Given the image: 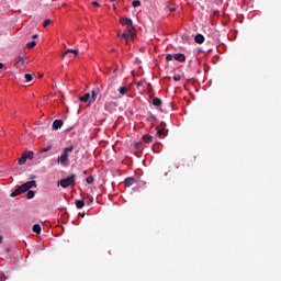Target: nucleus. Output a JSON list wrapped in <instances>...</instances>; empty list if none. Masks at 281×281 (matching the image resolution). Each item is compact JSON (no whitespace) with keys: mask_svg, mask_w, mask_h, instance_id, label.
<instances>
[{"mask_svg":"<svg viewBox=\"0 0 281 281\" xmlns=\"http://www.w3.org/2000/svg\"><path fill=\"white\" fill-rule=\"evenodd\" d=\"M136 150H139L142 148V143H135Z\"/></svg>","mask_w":281,"mask_h":281,"instance_id":"31","label":"nucleus"},{"mask_svg":"<svg viewBox=\"0 0 281 281\" xmlns=\"http://www.w3.org/2000/svg\"><path fill=\"white\" fill-rule=\"evenodd\" d=\"M120 23H121L122 25H131V23H133V20H132L131 18H122V19L120 20Z\"/></svg>","mask_w":281,"mask_h":281,"instance_id":"11","label":"nucleus"},{"mask_svg":"<svg viewBox=\"0 0 281 281\" xmlns=\"http://www.w3.org/2000/svg\"><path fill=\"white\" fill-rule=\"evenodd\" d=\"M3 243V236H0V245Z\"/></svg>","mask_w":281,"mask_h":281,"instance_id":"36","label":"nucleus"},{"mask_svg":"<svg viewBox=\"0 0 281 281\" xmlns=\"http://www.w3.org/2000/svg\"><path fill=\"white\" fill-rule=\"evenodd\" d=\"M83 175H87V171H85Z\"/></svg>","mask_w":281,"mask_h":281,"instance_id":"45","label":"nucleus"},{"mask_svg":"<svg viewBox=\"0 0 281 281\" xmlns=\"http://www.w3.org/2000/svg\"><path fill=\"white\" fill-rule=\"evenodd\" d=\"M32 188H36V181L34 180L27 181L22 186H20V189H22V192H27V190H32Z\"/></svg>","mask_w":281,"mask_h":281,"instance_id":"5","label":"nucleus"},{"mask_svg":"<svg viewBox=\"0 0 281 281\" xmlns=\"http://www.w3.org/2000/svg\"><path fill=\"white\" fill-rule=\"evenodd\" d=\"M74 145L64 148L63 154L57 159V164H60L61 166H67V161H69V153H74Z\"/></svg>","mask_w":281,"mask_h":281,"instance_id":"2","label":"nucleus"},{"mask_svg":"<svg viewBox=\"0 0 281 281\" xmlns=\"http://www.w3.org/2000/svg\"><path fill=\"white\" fill-rule=\"evenodd\" d=\"M98 93H100V90L93 89L91 92H88L83 97H80L79 100L80 102L93 104V102H95V99L98 98Z\"/></svg>","mask_w":281,"mask_h":281,"instance_id":"1","label":"nucleus"},{"mask_svg":"<svg viewBox=\"0 0 281 281\" xmlns=\"http://www.w3.org/2000/svg\"><path fill=\"white\" fill-rule=\"evenodd\" d=\"M93 181H95V178H93V176H89L87 179H86V182L91 186V183H93Z\"/></svg>","mask_w":281,"mask_h":281,"instance_id":"23","label":"nucleus"},{"mask_svg":"<svg viewBox=\"0 0 281 281\" xmlns=\"http://www.w3.org/2000/svg\"><path fill=\"white\" fill-rule=\"evenodd\" d=\"M69 54H75L76 56H78V49H67L63 55H61V58H65V56H69Z\"/></svg>","mask_w":281,"mask_h":281,"instance_id":"10","label":"nucleus"},{"mask_svg":"<svg viewBox=\"0 0 281 281\" xmlns=\"http://www.w3.org/2000/svg\"><path fill=\"white\" fill-rule=\"evenodd\" d=\"M121 95H126L130 91H131V88L130 87H121L119 89Z\"/></svg>","mask_w":281,"mask_h":281,"instance_id":"13","label":"nucleus"},{"mask_svg":"<svg viewBox=\"0 0 281 281\" xmlns=\"http://www.w3.org/2000/svg\"><path fill=\"white\" fill-rule=\"evenodd\" d=\"M127 32L128 34H133V32H135V26H133V22L131 24H127Z\"/></svg>","mask_w":281,"mask_h":281,"instance_id":"19","label":"nucleus"},{"mask_svg":"<svg viewBox=\"0 0 281 281\" xmlns=\"http://www.w3.org/2000/svg\"><path fill=\"white\" fill-rule=\"evenodd\" d=\"M147 122H151V124L155 123V122H157V116L150 114V115L147 117Z\"/></svg>","mask_w":281,"mask_h":281,"instance_id":"20","label":"nucleus"},{"mask_svg":"<svg viewBox=\"0 0 281 281\" xmlns=\"http://www.w3.org/2000/svg\"><path fill=\"white\" fill-rule=\"evenodd\" d=\"M48 25H52V19H47L43 22V27H47Z\"/></svg>","mask_w":281,"mask_h":281,"instance_id":"26","label":"nucleus"},{"mask_svg":"<svg viewBox=\"0 0 281 281\" xmlns=\"http://www.w3.org/2000/svg\"><path fill=\"white\" fill-rule=\"evenodd\" d=\"M24 78H25L26 82H32V80H33V77L30 74H25Z\"/></svg>","mask_w":281,"mask_h":281,"instance_id":"27","label":"nucleus"},{"mask_svg":"<svg viewBox=\"0 0 281 281\" xmlns=\"http://www.w3.org/2000/svg\"><path fill=\"white\" fill-rule=\"evenodd\" d=\"M113 9L115 10V5H113Z\"/></svg>","mask_w":281,"mask_h":281,"instance_id":"46","label":"nucleus"},{"mask_svg":"<svg viewBox=\"0 0 281 281\" xmlns=\"http://www.w3.org/2000/svg\"><path fill=\"white\" fill-rule=\"evenodd\" d=\"M121 37L124 38L125 41H128V33L121 34Z\"/></svg>","mask_w":281,"mask_h":281,"instance_id":"30","label":"nucleus"},{"mask_svg":"<svg viewBox=\"0 0 281 281\" xmlns=\"http://www.w3.org/2000/svg\"><path fill=\"white\" fill-rule=\"evenodd\" d=\"M0 69H3V63H0Z\"/></svg>","mask_w":281,"mask_h":281,"instance_id":"38","label":"nucleus"},{"mask_svg":"<svg viewBox=\"0 0 281 281\" xmlns=\"http://www.w3.org/2000/svg\"><path fill=\"white\" fill-rule=\"evenodd\" d=\"M160 126H162V128H164V126H166V124H165L164 122H161V123H160Z\"/></svg>","mask_w":281,"mask_h":281,"instance_id":"39","label":"nucleus"},{"mask_svg":"<svg viewBox=\"0 0 281 281\" xmlns=\"http://www.w3.org/2000/svg\"><path fill=\"white\" fill-rule=\"evenodd\" d=\"M25 161H27V158H25V157L23 156V154H22L21 158L18 160V164H19L20 166H23V165L25 164Z\"/></svg>","mask_w":281,"mask_h":281,"instance_id":"22","label":"nucleus"},{"mask_svg":"<svg viewBox=\"0 0 281 281\" xmlns=\"http://www.w3.org/2000/svg\"><path fill=\"white\" fill-rule=\"evenodd\" d=\"M63 120H55L52 125L53 131H58L59 128H63Z\"/></svg>","mask_w":281,"mask_h":281,"instance_id":"6","label":"nucleus"},{"mask_svg":"<svg viewBox=\"0 0 281 281\" xmlns=\"http://www.w3.org/2000/svg\"><path fill=\"white\" fill-rule=\"evenodd\" d=\"M158 137H166L168 135V128L162 127L160 130H157Z\"/></svg>","mask_w":281,"mask_h":281,"instance_id":"8","label":"nucleus"},{"mask_svg":"<svg viewBox=\"0 0 281 281\" xmlns=\"http://www.w3.org/2000/svg\"><path fill=\"white\" fill-rule=\"evenodd\" d=\"M19 63H20L21 65H25V57L19 56Z\"/></svg>","mask_w":281,"mask_h":281,"instance_id":"28","label":"nucleus"},{"mask_svg":"<svg viewBox=\"0 0 281 281\" xmlns=\"http://www.w3.org/2000/svg\"><path fill=\"white\" fill-rule=\"evenodd\" d=\"M195 43H198L199 45L205 43V37L203 36V34H196L194 37Z\"/></svg>","mask_w":281,"mask_h":281,"instance_id":"7","label":"nucleus"},{"mask_svg":"<svg viewBox=\"0 0 281 281\" xmlns=\"http://www.w3.org/2000/svg\"><path fill=\"white\" fill-rule=\"evenodd\" d=\"M153 104H154V106H161L162 101L159 98H154Z\"/></svg>","mask_w":281,"mask_h":281,"instance_id":"17","label":"nucleus"},{"mask_svg":"<svg viewBox=\"0 0 281 281\" xmlns=\"http://www.w3.org/2000/svg\"><path fill=\"white\" fill-rule=\"evenodd\" d=\"M143 142H145V144H151V142H153V136L149 135V134H145V135L143 136Z\"/></svg>","mask_w":281,"mask_h":281,"instance_id":"14","label":"nucleus"},{"mask_svg":"<svg viewBox=\"0 0 281 281\" xmlns=\"http://www.w3.org/2000/svg\"><path fill=\"white\" fill-rule=\"evenodd\" d=\"M34 196H35L34 191H32V190L27 191L26 199H34Z\"/></svg>","mask_w":281,"mask_h":281,"instance_id":"25","label":"nucleus"},{"mask_svg":"<svg viewBox=\"0 0 281 281\" xmlns=\"http://www.w3.org/2000/svg\"><path fill=\"white\" fill-rule=\"evenodd\" d=\"M132 5H133V8H139V5H142V1H139V0H134V1L132 2Z\"/></svg>","mask_w":281,"mask_h":281,"instance_id":"24","label":"nucleus"},{"mask_svg":"<svg viewBox=\"0 0 281 281\" xmlns=\"http://www.w3.org/2000/svg\"><path fill=\"white\" fill-rule=\"evenodd\" d=\"M117 36H122V34L119 33Z\"/></svg>","mask_w":281,"mask_h":281,"instance_id":"44","label":"nucleus"},{"mask_svg":"<svg viewBox=\"0 0 281 281\" xmlns=\"http://www.w3.org/2000/svg\"><path fill=\"white\" fill-rule=\"evenodd\" d=\"M52 147L44 148L42 153H47V150H50Z\"/></svg>","mask_w":281,"mask_h":281,"instance_id":"34","label":"nucleus"},{"mask_svg":"<svg viewBox=\"0 0 281 281\" xmlns=\"http://www.w3.org/2000/svg\"><path fill=\"white\" fill-rule=\"evenodd\" d=\"M111 1H115V0H111Z\"/></svg>","mask_w":281,"mask_h":281,"instance_id":"47","label":"nucleus"},{"mask_svg":"<svg viewBox=\"0 0 281 281\" xmlns=\"http://www.w3.org/2000/svg\"><path fill=\"white\" fill-rule=\"evenodd\" d=\"M38 76H40V78H42V77H43V75H41V74H40Z\"/></svg>","mask_w":281,"mask_h":281,"instance_id":"43","label":"nucleus"},{"mask_svg":"<svg viewBox=\"0 0 281 281\" xmlns=\"http://www.w3.org/2000/svg\"><path fill=\"white\" fill-rule=\"evenodd\" d=\"M124 183H125L126 188H131V186H134V183H135V178L128 177L125 179Z\"/></svg>","mask_w":281,"mask_h":281,"instance_id":"9","label":"nucleus"},{"mask_svg":"<svg viewBox=\"0 0 281 281\" xmlns=\"http://www.w3.org/2000/svg\"><path fill=\"white\" fill-rule=\"evenodd\" d=\"M58 183L61 186V188H69V186H74V183H76V175L61 179Z\"/></svg>","mask_w":281,"mask_h":281,"instance_id":"3","label":"nucleus"},{"mask_svg":"<svg viewBox=\"0 0 281 281\" xmlns=\"http://www.w3.org/2000/svg\"><path fill=\"white\" fill-rule=\"evenodd\" d=\"M117 71V68L114 69V74Z\"/></svg>","mask_w":281,"mask_h":281,"instance_id":"42","label":"nucleus"},{"mask_svg":"<svg viewBox=\"0 0 281 281\" xmlns=\"http://www.w3.org/2000/svg\"><path fill=\"white\" fill-rule=\"evenodd\" d=\"M21 65V61H18L16 64H15V67H19Z\"/></svg>","mask_w":281,"mask_h":281,"instance_id":"37","label":"nucleus"},{"mask_svg":"<svg viewBox=\"0 0 281 281\" xmlns=\"http://www.w3.org/2000/svg\"><path fill=\"white\" fill-rule=\"evenodd\" d=\"M75 205L77 210H82L85 207V200H76Z\"/></svg>","mask_w":281,"mask_h":281,"instance_id":"12","label":"nucleus"},{"mask_svg":"<svg viewBox=\"0 0 281 281\" xmlns=\"http://www.w3.org/2000/svg\"><path fill=\"white\" fill-rule=\"evenodd\" d=\"M173 80H175L176 82H179V80H181V75H175V76H173Z\"/></svg>","mask_w":281,"mask_h":281,"instance_id":"29","label":"nucleus"},{"mask_svg":"<svg viewBox=\"0 0 281 281\" xmlns=\"http://www.w3.org/2000/svg\"><path fill=\"white\" fill-rule=\"evenodd\" d=\"M19 194H23V190L21 189V187H19L18 189H15V190L11 193V196H19Z\"/></svg>","mask_w":281,"mask_h":281,"instance_id":"16","label":"nucleus"},{"mask_svg":"<svg viewBox=\"0 0 281 281\" xmlns=\"http://www.w3.org/2000/svg\"><path fill=\"white\" fill-rule=\"evenodd\" d=\"M166 60H178V63H186V55L178 53V54H168L166 56Z\"/></svg>","mask_w":281,"mask_h":281,"instance_id":"4","label":"nucleus"},{"mask_svg":"<svg viewBox=\"0 0 281 281\" xmlns=\"http://www.w3.org/2000/svg\"><path fill=\"white\" fill-rule=\"evenodd\" d=\"M5 251H7V252H10V248H7Z\"/></svg>","mask_w":281,"mask_h":281,"instance_id":"41","label":"nucleus"},{"mask_svg":"<svg viewBox=\"0 0 281 281\" xmlns=\"http://www.w3.org/2000/svg\"><path fill=\"white\" fill-rule=\"evenodd\" d=\"M26 159H34V153L33 151H24L22 154Z\"/></svg>","mask_w":281,"mask_h":281,"instance_id":"15","label":"nucleus"},{"mask_svg":"<svg viewBox=\"0 0 281 281\" xmlns=\"http://www.w3.org/2000/svg\"><path fill=\"white\" fill-rule=\"evenodd\" d=\"M31 38H38V35L34 34V35L31 36Z\"/></svg>","mask_w":281,"mask_h":281,"instance_id":"35","label":"nucleus"},{"mask_svg":"<svg viewBox=\"0 0 281 281\" xmlns=\"http://www.w3.org/2000/svg\"><path fill=\"white\" fill-rule=\"evenodd\" d=\"M33 232L34 234H41V225L40 224L33 225Z\"/></svg>","mask_w":281,"mask_h":281,"instance_id":"18","label":"nucleus"},{"mask_svg":"<svg viewBox=\"0 0 281 281\" xmlns=\"http://www.w3.org/2000/svg\"><path fill=\"white\" fill-rule=\"evenodd\" d=\"M169 12H177V7L169 8Z\"/></svg>","mask_w":281,"mask_h":281,"instance_id":"32","label":"nucleus"},{"mask_svg":"<svg viewBox=\"0 0 281 281\" xmlns=\"http://www.w3.org/2000/svg\"><path fill=\"white\" fill-rule=\"evenodd\" d=\"M27 49H34V47H36V42L32 41L30 43L26 44Z\"/></svg>","mask_w":281,"mask_h":281,"instance_id":"21","label":"nucleus"},{"mask_svg":"<svg viewBox=\"0 0 281 281\" xmlns=\"http://www.w3.org/2000/svg\"><path fill=\"white\" fill-rule=\"evenodd\" d=\"M92 5H95V8H100V2L94 1V2H92Z\"/></svg>","mask_w":281,"mask_h":281,"instance_id":"33","label":"nucleus"},{"mask_svg":"<svg viewBox=\"0 0 281 281\" xmlns=\"http://www.w3.org/2000/svg\"><path fill=\"white\" fill-rule=\"evenodd\" d=\"M91 203H93V200H90V201L88 202V205H91Z\"/></svg>","mask_w":281,"mask_h":281,"instance_id":"40","label":"nucleus"}]
</instances>
